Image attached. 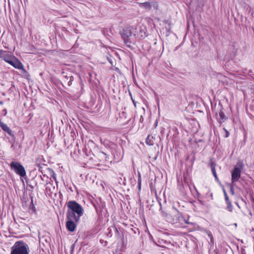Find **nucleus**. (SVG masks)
<instances>
[{
	"label": "nucleus",
	"mask_w": 254,
	"mask_h": 254,
	"mask_svg": "<svg viewBox=\"0 0 254 254\" xmlns=\"http://www.w3.org/2000/svg\"><path fill=\"white\" fill-rule=\"evenodd\" d=\"M205 233L210 238L211 242L213 243V236H212L211 233L210 232V231H208V230H205Z\"/></svg>",
	"instance_id": "obj_13"
},
{
	"label": "nucleus",
	"mask_w": 254,
	"mask_h": 254,
	"mask_svg": "<svg viewBox=\"0 0 254 254\" xmlns=\"http://www.w3.org/2000/svg\"><path fill=\"white\" fill-rule=\"evenodd\" d=\"M224 194H225V200H226V202L227 203L228 202H230L229 199V197L227 194V193L226 192L224 193Z\"/></svg>",
	"instance_id": "obj_18"
},
{
	"label": "nucleus",
	"mask_w": 254,
	"mask_h": 254,
	"mask_svg": "<svg viewBox=\"0 0 254 254\" xmlns=\"http://www.w3.org/2000/svg\"><path fill=\"white\" fill-rule=\"evenodd\" d=\"M219 116L221 120H224L225 119V115L223 112H220L219 113Z\"/></svg>",
	"instance_id": "obj_16"
},
{
	"label": "nucleus",
	"mask_w": 254,
	"mask_h": 254,
	"mask_svg": "<svg viewBox=\"0 0 254 254\" xmlns=\"http://www.w3.org/2000/svg\"><path fill=\"white\" fill-rule=\"evenodd\" d=\"M146 142V143H147V144H149V143H148V142H149V141H148V138H147Z\"/></svg>",
	"instance_id": "obj_23"
},
{
	"label": "nucleus",
	"mask_w": 254,
	"mask_h": 254,
	"mask_svg": "<svg viewBox=\"0 0 254 254\" xmlns=\"http://www.w3.org/2000/svg\"><path fill=\"white\" fill-rule=\"evenodd\" d=\"M211 168L212 173L213 176H214L215 179L218 180V177L216 175V171H215V164L213 163H211Z\"/></svg>",
	"instance_id": "obj_12"
},
{
	"label": "nucleus",
	"mask_w": 254,
	"mask_h": 254,
	"mask_svg": "<svg viewBox=\"0 0 254 254\" xmlns=\"http://www.w3.org/2000/svg\"><path fill=\"white\" fill-rule=\"evenodd\" d=\"M243 167V164L241 161L238 162L234 167V168L232 172L231 181L232 183L238 181L239 179L240 178L241 170Z\"/></svg>",
	"instance_id": "obj_4"
},
{
	"label": "nucleus",
	"mask_w": 254,
	"mask_h": 254,
	"mask_svg": "<svg viewBox=\"0 0 254 254\" xmlns=\"http://www.w3.org/2000/svg\"><path fill=\"white\" fill-rule=\"evenodd\" d=\"M135 33H133V36L137 38H141L145 36V33L143 30L140 29L139 33H138L136 30H135Z\"/></svg>",
	"instance_id": "obj_10"
},
{
	"label": "nucleus",
	"mask_w": 254,
	"mask_h": 254,
	"mask_svg": "<svg viewBox=\"0 0 254 254\" xmlns=\"http://www.w3.org/2000/svg\"><path fill=\"white\" fill-rule=\"evenodd\" d=\"M10 64L16 68L22 69L23 68V65L19 61L17 60L16 59H14Z\"/></svg>",
	"instance_id": "obj_9"
},
{
	"label": "nucleus",
	"mask_w": 254,
	"mask_h": 254,
	"mask_svg": "<svg viewBox=\"0 0 254 254\" xmlns=\"http://www.w3.org/2000/svg\"><path fill=\"white\" fill-rule=\"evenodd\" d=\"M67 207L69 209L67 212V219H74L75 222L78 221L83 215V210L82 206L75 201H69L67 203Z\"/></svg>",
	"instance_id": "obj_1"
},
{
	"label": "nucleus",
	"mask_w": 254,
	"mask_h": 254,
	"mask_svg": "<svg viewBox=\"0 0 254 254\" xmlns=\"http://www.w3.org/2000/svg\"><path fill=\"white\" fill-rule=\"evenodd\" d=\"M30 248L28 245L23 241H18L10 248V254H29Z\"/></svg>",
	"instance_id": "obj_2"
},
{
	"label": "nucleus",
	"mask_w": 254,
	"mask_h": 254,
	"mask_svg": "<svg viewBox=\"0 0 254 254\" xmlns=\"http://www.w3.org/2000/svg\"><path fill=\"white\" fill-rule=\"evenodd\" d=\"M73 221H75L74 219H68L66 223V228L70 232H73L76 228V225Z\"/></svg>",
	"instance_id": "obj_7"
},
{
	"label": "nucleus",
	"mask_w": 254,
	"mask_h": 254,
	"mask_svg": "<svg viewBox=\"0 0 254 254\" xmlns=\"http://www.w3.org/2000/svg\"><path fill=\"white\" fill-rule=\"evenodd\" d=\"M136 30L137 28L136 27L129 26L124 28L122 31H120V34L124 39L125 43L127 44L129 43V37L133 35V33H135V30Z\"/></svg>",
	"instance_id": "obj_3"
},
{
	"label": "nucleus",
	"mask_w": 254,
	"mask_h": 254,
	"mask_svg": "<svg viewBox=\"0 0 254 254\" xmlns=\"http://www.w3.org/2000/svg\"><path fill=\"white\" fill-rule=\"evenodd\" d=\"M225 132V134L224 135L225 137H228L229 136V132L227 131L225 128H223Z\"/></svg>",
	"instance_id": "obj_17"
},
{
	"label": "nucleus",
	"mask_w": 254,
	"mask_h": 254,
	"mask_svg": "<svg viewBox=\"0 0 254 254\" xmlns=\"http://www.w3.org/2000/svg\"><path fill=\"white\" fill-rule=\"evenodd\" d=\"M3 111L5 112V115H6V114H7V111H6V109H4V110H3Z\"/></svg>",
	"instance_id": "obj_21"
},
{
	"label": "nucleus",
	"mask_w": 254,
	"mask_h": 254,
	"mask_svg": "<svg viewBox=\"0 0 254 254\" xmlns=\"http://www.w3.org/2000/svg\"><path fill=\"white\" fill-rule=\"evenodd\" d=\"M140 6L146 9H150L152 8L154 9H157L158 4L155 1H146L145 2L141 3Z\"/></svg>",
	"instance_id": "obj_6"
},
{
	"label": "nucleus",
	"mask_w": 254,
	"mask_h": 254,
	"mask_svg": "<svg viewBox=\"0 0 254 254\" xmlns=\"http://www.w3.org/2000/svg\"><path fill=\"white\" fill-rule=\"evenodd\" d=\"M141 179H138V189L140 190L141 189Z\"/></svg>",
	"instance_id": "obj_19"
},
{
	"label": "nucleus",
	"mask_w": 254,
	"mask_h": 254,
	"mask_svg": "<svg viewBox=\"0 0 254 254\" xmlns=\"http://www.w3.org/2000/svg\"><path fill=\"white\" fill-rule=\"evenodd\" d=\"M0 105H3V102H2V101H0Z\"/></svg>",
	"instance_id": "obj_24"
},
{
	"label": "nucleus",
	"mask_w": 254,
	"mask_h": 254,
	"mask_svg": "<svg viewBox=\"0 0 254 254\" xmlns=\"http://www.w3.org/2000/svg\"><path fill=\"white\" fill-rule=\"evenodd\" d=\"M227 203V209L230 211L232 212L233 211V206L231 204V202H228Z\"/></svg>",
	"instance_id": "obj_14"
},
{
	"label": "nucleus",
	"mask_w": 254,
	"mask_h": 254,
	"mask_svg": "<svg viewBox=\"0 0 254 254\" xmlns=\"http://www.w3.org/2000/svg\"><path fill=\"white\" fill-rule=\"evenodd\" d=\"M138 179H141V175L139 172L138 173Z\"/></svg>",
	"instance_id": "obj_20"
},
{
	"label": "nucleus",
	"mask_w": 254,
	"mask_h": 254,
	"mask_svg": "<svg viewBox=\"0 0 254 254\" xmlns=\"http://www.w3.org/2000/svg\"><path fill=\"white\" fill-rule=\"evenodd\" d=\"M5 62L9 64L12 63V61H13L14 58L11 55L7 54L6 53L5 54V56L2 58Z\"/></svg>",
	"instance_id": "obj_11"
},
{
	"label": "nucleus",
	"mask_w": 254,
	"mask_h": 254,
	"mask_svg": "<svg viewBox=\"0 0 254 254\" xmlns=\"http://www.w3.org/2000/svg\"><path fill=\"white\" fill-rule=\"evenodd\" d=\"M10 167L15 173L21 177H24L26 175V171L24 167L19 162L13 161L10 163Z\"/></svg>",
	"instance_id": "obj_5"
},
{
	"label": "nucleus",
	"mask_w": 254,
	"mask_h": 254,
	"mask_svg": "<svg viewBox=\"0 0 254 254\" xmlns=\"http://www.w3.org/2000/svg\"><path fill=\"white\" fill-rule=\"evenodd\" d=\"M0 127L4 131L6 132L9 135L12 136V131L10 128L4 123L0 120Z\"/></svg>",
	"instance_id": "obj_8"
},
{
	"label": "nucleus",
	"mask_w": 254,
	"mask_h": 254,
	"mask_svg": "<svg viewBox=\"0 0 254 254\" xmlns=\"http://www.w3.org/2000/svg\"><path fill=\"white\" fill-rule=\"evenodd\" d=\"M146 142V143H147V144H149V143H148V142H149V141H148V138H147Z\"/></svg>",
	"instance_id": "obj_22"
},
{
	"label": "nucleus",
	"mask_w": 254,
	"mask_h": 254,
	"mask_svg": "<svg viewBox=\"0 0 254 254\" xmlns=\"http://www.w3.org/2000/svg\"><path fill=\"white\" fill-rule=\"evenodd\" d=\"M6 51L0 50V58H2L4 56H5V54H6Z\"/></svg>",
	"instance_id": "obj_15"
}]
</instances>
